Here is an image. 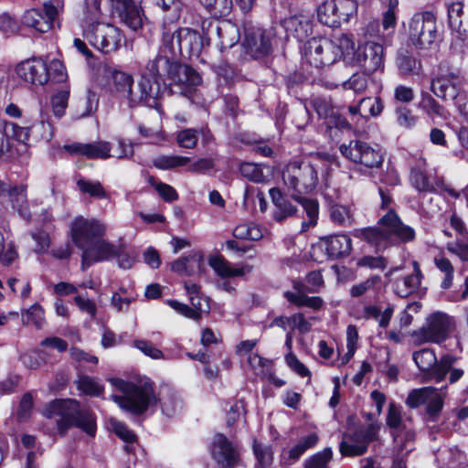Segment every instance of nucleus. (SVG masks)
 <instances>
[{
  "label": "nucleus",
  "mask_w": 468,
  "mask_h": 468,
  "mask_svg": "<svg viewBox=\"0 0 468 468\" xmlns=\"http://www.w3.org/2000/svg\"><path fill=\"white\" fill-rule=\"evenodd\" d=\"M64 149L72 155L80 154L90 159H106L111 157V144L101 141L91 144L74 143L64 145Z\"/></svg>",
  "instance_id": "nucleus-24"
},
{
  "label": "nucleus",
  "mask_w": 468,
  "mask_h": 468,
  "mask_svg": "<svg viewBox=\"0 0 468 468\" xmlns=\"http://www.w3.org/2000/svg\"><path fill=\"white\" fill-rule=\"evenodd\" d=\"M269 193L275 206V209L273 210V218L275 221L282 222L296 213V207L282 194L280 188H271Z\"/></svg>",
  "instance_id": "nucleus-30"
},
{
  "label": "nucleus",
  "mask_w": 468,
  "mask_h": 468,
  "mask_svg": "<svg viewBox=\"0 0 468 468\" xmlns=\"http://www.w3.org/2000/svg\"><path fill=\"white\" fill-rule=\"evenodd\" d=\"M335 47L337 52V59L344 57L345 59L350 60L355 53V43L353 39L346 34H339L330 39Z\"/></svg>",
  "instance_id": "nucleus-44"
},
{
  "label": "nucleus",
  "mask_w": 468,
  "mask_h": 468,
  "mask_svg": "<svg viewBox=\"0 0 468 468\" xmlns=\"http://www.w3.org/2000/svg\"><path fill=\"white\" fill-rule=\"evenodd\" d=\"M339 151L345 158L366 169L379 168L384 162V154L378 146L360 140L342 144Z\"/></svg>",
  "instance_id": "nucleus-8"
},
{
  "label": "nucleus",
  "mask_w": 468,
  "mask_h": 468,
  "mask_svg": "<svg viewBox=\"0 0 468 468\" xmlns=\"http://www.w3.org/2000/svg\"><path fill=\"white\" fill-rule=\"evenodd\" d=\"M396 63L399 73L405 77L419 76L422 71L420 60L407 50L398 53Z\"/></svg>",
  "instance_id": "nucleus-36"
},
{
  "label": "nucleus",
  "mask_w": 468,
  "mask_h": 468,
  "mask_svg": "<svg viewBox=\"0 0 468 468\" xmlns=\"http://www.w3.org/2000/svg\"><path fill=\"white\" fill-rule=\"evenodd\" d=\"M449 26L460 35L468 34V5L456 1L447 4Z\"/></svg>",
  "instance_id": "nucleus-28"
},
{
  "label": "nucleus",
  "mask_w": 468,
  "mask_h": 468,
  "mask_svg": "<svg viewBox=\"0 0 468 468\" xmlns=\"http://www.w3.org/2000/svg\"><path fill=\"white\" fill-rule=\"evenodd\" d=\"M415 272L402 279H398L395 285V292L399 297L405 298L413 293L420 285L421 272L417 263Z\"/></svg>",
  "instance_id": "nucleus-38"
},
{
  "label": "nucleus",
  "mask_w": 468,
  "mask_h": 468,
  "mask_svg": "<svg viewBox=\"0 0 468 468\" xmlns=\"http://www.w3.org/2000/svg\"><path fill=\"white\" fill-rule=\"evenodd\" d=\"M17 75L34 85H44L48 80V66L41 58H31L16 66Z\"/></svg>",
  "instance_id": "nucleus-20"
},
{
  "label": "nucleus",
  "mask_w": 468,
  "mask_h": 468,
  "mask_svg": "<svg viewBox=\"0 0 468 468\" xmlns=\"http://www.w3.org/2000/svg\"><path fill=\"white\" fill-rule=\"evenodd\" d=\"M284 297L288 302L295 304L298 307L306 306L314 310L321 308L323 300L317 296H307L305 293H293L292 292H285Z\"/></svg>",
  "instance_id": "nucleus-48"
},
{
  "label": "nucleus",
  "mask_w": 468,
  "mask_h": 468,
  "mask_svg": "<svg viewBox=\"0 0 468 468\" xmlns=\"http://www.w3.org/2000/svg\"><path fill=\"white\" fill-rule=\"evenodd\" d=\"M463 81L459 73L451 69H440L431 80V92L443 101L457 102L463 96Z\"/></svg>",
  "instance_id": "nucleus-11"
},
{
  "label": "nucleus",
  "mask_w": 468,
  "mask_h": 468,
  "mask_svg": "<svg viewBox=\"0 0 468 468\" xmlns=\"http://www.w3.org/2000/svg\"><path fill=\"white\" fill-rule=\"evenodd\" d=\"M200 3L214 17L229 16L233 7L232 0H200Z\"/></svg>",
  "instance_id": "nucleus-47"
},
{
  "label": "nucleus",
  "mask_w": 468,
  "mask_h": 468,
  "mask_svg": "<svg viewBox=\"0 0 468 468\" xmlns=\"http://www.w3.org/2000/svg\"><path fill=\"white\" fill-rule=\"evenodd\" d=\"M327 154H317L312 161H292L282 170V181L295 196L312 193L318 185V173L322 165L329 162Z\"/></svg>",
  "instance_id": "nucleus-3"
},
{
  "label": "nucleus",
  "mask_w": 468,
  "mask_h": 468,
  "mask_svg": "<svg viewBox=\"0 0 468 468\" xmlns=\"http://www.w3.org/2000/svg\"><path fill=\"white\" fill-rule=\"evenodd\" d=\"M47 418L59 417L57 420L58 430L64 434L71 427L82 430L90 436L96 433V419L89 410L80 408L75 399H55L51 401L44 411Z\"/></svg>",
  "instance_id": "nucleus-4"
},
{
  "label": "nucleus",
  "mask_w": 468,
  "mask_h": 468,
  "mask_svg": "<svg viewBox=\"0 0 468 468\" xmlns=\"http://www.w3.org/2000/svg\"><path fill=\"white\" fill-rule=\"evenodd\" d=\"M199 136L201 137V143L203 145H208L214 141L212 133L207 127L186 128L180 130L176 133V140L179 147L194 149L197 144Z\"/></svg>",
  "instance_id": "nucleus-25"
},
{
  "label": "nucleus",
  "mask_w": 468,
  "mask_h": 468,
  "mask_svg": "<svg viewBox=\"0 0 468 468\" xmlns=\"http://www.w3.org/2000/svg\"><path fill=\"white\" fill-rule=\"evenodd\" d=\"M22 319L26 324H33L39 329L45 323L44 309L38 303H34L22 313Z\"/></svg>",
  "instance_id": "nucleus-57"
},
{
  "label": "nucleus",
  "mask_w": 468,
  "mask_h": 468,
  "mask_svg": "<svg viewBox=\"0 0 468 468\" xmlns=\"http://www.w3.org/2000/svg\"><path fill=\"white\" fill-rule=\"evenodd\" d=\"M331 220L341 227H351L355 222L352 207L340 204L332 205L330 207Z\"/></svg>",
  "instance_id": "nucleus-42"
},
{
  "label": "nucleus",
  "mask_w": 468,
  "mask_h": 468,
  "mask_svg": "<svg viewBox=\"0 0 468 468\" xmlns=\"http://www.w3.org/2000/svg\"><path fill=\"white\" fill-rule=\"evenodd\" d=\"M454 327L455 322L452 316L443 312H434L412 335L418 344H441L449 337Z\"/></svg>",
  "instance_id": "nucleus-7"
},
{
  "label": "nucleus",
  "mask_w": 468,
  "mask_h": 468,
  "mask_svg": "<svg viewBox=\"0 0 468 468\" xmlns=\"http://www.w3.org/2000/svg\"><path fill=\"white\" fill-rule=\"evenodd\" d=\"M133 84V79L131 75L118 70L112 72V90L120 98L125 99L130 107L134 90Z\"/></svg>",
  "instance_id": "nucleus-35"
},
{
  "label": "nucleus",
  "mask_w": 468,
  "mask_h": 468,
  "mask_svg": "<svg viewBox=\"0 0 468 468\" xmlns=\"http://www.w3.org/2000/svg\"><path fill=\"white\" fill-rule=\"evenodd\" d=\"M106 231V225L96 218L78 217L70 225L72 241L80 250L95 239L105 236Z\"/></svg>",
  "instance_id": "nucleus-12"
},
{
  "label": "nucleus",
  "mask_w": 468,
  "mask_h": 468,
  "mask_svg": "<svg viewBox=\"0 0 468 468\" xmlns=\"http://www.w3.org/2000/svg\"><path fill=\"white\" fill-rule=\"evenodd\" d=\"M69 98V86L65 85L51 97V107L53 114L57 118H61L68 107V101Z\"/></svg>",
  "instance_id": "nucleus-49"
},
{
  "label": "nucleus",
  "mask_w": 468,
  "mask_h": 468,
  "mask_svg": "<svg viewBox=\"0 0 468 468\" xmlns=\"http://www.w3.org/2000/svg\"><path fill=\"white\" fill-rule=\"evenodd\" d=\"M81 269L85 271L94 262L105 261L118 253L116 245L101 236L81 250Z\"/></svg>",
  "instance_id": "nucleus-17"
},
{
  "label": "nucleus",
  "mask_w": 468,
  "mask_h": 468,
  "mask_svg": "<svg viewBox=\"0 0 468 468\" xmlns=\"http://www.w3.org/2000/svg\"><path fill=\"white\" fill-rule=\"evenodd\" d=\"M395 115L397 123L405 129L412 128L417 121L411 110L403 105H399L395 108Z\"/></svg>",
  "instance_id": "nucleus-60"
},
{
  "label": "nucleus",
  "mask_w": 468,
  "mask_h": 468,
  "mask_svg": "<svg viewBox=\"0 0 468 468\" xmlns=\"http://www.w3.org/2000/svg\"><path fill=\"white\" fill-rule=\"evenodd\" d=\"M383 47L376 42H366L356 49L351 62L363 69L367 74L377 71L383 66Z\"/></svg>",
  "instance_id": "nucleus-14"
},
{
  "label": "nucleus",
  "mask_w": 468,
  "mask_h": 468,
  "mask_svg": "<svg viewBox=\"0 0 468 468\" xmlns=\"http://www.w3.org/2000/svg\"><path fill=\"white\" fill-rule=\"evenodd\" d=\"M80 191L95 198H106L108 197L106 190L99 181H90L80 178L77 181Z\"/></svg>",
  "instance_id": "nucleus-54"
},
{
  "label": "nucleus",
  "mask_w": 468,
  "mask_h": 468,
  "mask_svg": "<svg viewBox=\"0 0 468 468\" xmlns=\"http://www.w3.org/2000/svg\"><path fill=\"white\" fill-rule=\"evenodd\" d=\"M381 199L380 209L387 210L378 219V226L373 228L356 229L352 235L374 246L377 250H384L397 242H408L414 239L415 231L404 225L393 208L394 200L390 190L379 186Z\"/></svg>",
  "instance_id": "nucleus-1"
},
{
  "label": "nucleus",
  "mask_w": 468,
  "mask_h": 468,
  "mask_svg": "<svg viewBox=\"0 0 468 468\" xmlns=\"http://www.w3.org/2000/svg\"><path fill=\"white\" fill-rule=\"evenodd\" d=\"M77 388L84 394L99 397L103 392V386L101 385L95 378L89 376H80L76 380Z\"/></svg>",
  "instance_id": "nucleus-53"
},
{
  "label": "nucleus",
  "mask_w": 468,
  "mask_h": 468,
  "mask_svg": "<svg viewBox=\"0 0 468 468\" xmlns=\"http://www.w3.org/2000/svg\"><path fill=\"white\" fill-rule=\"evenodd\" d=\"M167 79L171 81V89L177 87L178 92L185 97H189L193 87L199 85L202 81L200 75L193 68L181 64L176 59L172 63Z\"/></svg>",
  "instance_id": "nucleus-16"
},
{
  "label": "nucleus",
  "mask_w": 468,
  "mask_h": 468,
  "mask_svg": "<svg viewBox=\"0 0 468 468\" xmlns=\"http://www.w3.org/2000/svg\"><path fill=\"white\" fill-rule=\"evenodd\" d=\"M317 19L318 21L329 27H337L340 26L341 21L337 15L335 2L325 1L317 7Z\"/></svg>",
  "instance_id": "nucleus-41"
},
{
  "label": "nucleus",
  "mask_w": 468,
  "mask_h": 468,
  "mask_svg": "<svg viewBox=\"0 0 468 468\" xmlns=\"http://www.w3.org/2000/svg\"><path fill=\"white\" fill-rule=\"evenodd\" d=\"M157 402L161 405L163 414L167 417L174 416L182 408L180 399L169 387H163L160 389Z\"/></svg>",
  "instance_id": "nucleus-37"
},
{
  "label": "nucleus",
  "mask_w": 468,
  "mask_h": 468,
  "mask_svg": "<svg viewBox=\"0 0 468 468\" xmlns=\"http://www.w3.org/2000/svg\"><path fill=\"white\" fill-rule=\"evenodd\" d=\"M421 104L425 112L429 115H435L438 117H445V108L440 104L431 94H423Z\"/></svg>",
  "instance_id": "nucleus-64"
},
{
  "label": "nucleus",
  "mask_w": 468,
  "mask_h": 468,
  "mask_svg": "<svg viewBox=\"0 0 468 468\" xmlns=\"http://www.w3.org/2000/svg\"><path fill=\"white\" fill-rule=\"evenodd\" d=\"M209 265L221 278L243 276L252 270V266L250 265H243L239 268H235L229 261L221 256L210 258Z\"/></svg>",
  "instance_id": "nucleus-33"
},
{
  "label": "nucleus",
  "mask_w": 468,
  "mask_h": 468,
  "mask_svg": "<svg viewBox=\"0 0 468 468\" xmlns=\"http://www.w3.org/2000/svg\"><path fill=\"white\" fill-rule=\"evenodd\" d=\"M433 392V387H424L411 390L407 399L406 404L410 408H418L422 404H426L427 399Z\"/></svg>",
  "instance_id": "nucleus-59"
},
{
  "label": "nucleus",
  "mask_w": 468,
  "mask_h": 468,
  "mask_svg": "<svg viewBox=\"0 0 468 468\" xmlns=\"http://www.w3.org/2000/svg\"><path fill=\"white\" fill-rule=\"evenodd\" d=\"M253 452L257 459L254 468H270L273 463V452L271 447L254 441Z\"/></svg>",
  "instance_id": "nucleus-51"
},
{
  "label": "nucleus",
  "mask_w": 468,
  "mask_h": 468,
  "mask_svg": "<svg viewBox=\"0 0 468 468\" xmlns=\"http://www.w3.org/2000/svg\"><path fill=\"white\" fill-rule=\"evenodd\" d=\"M408 35L417 48H431L439 37L435 15L429 11L414 14L408 24Z\"/></svg>",
  "instance_id": "nucleus-6"
},
{
  "label": "nucleus",
  "mask_w": 468,
  "mask_h": 468,
  "mask_svg": "<svg viewBox=\"0 0 468 468\" xmlns=\"http://www.w3.org/2000/svg\"><path fill=\"white\" fill-rule=\"evenodd\" d=\"M318 436L315 433H311L301 440L295 446L288 451V458L292 462L297 461L304 452L310 448L316 445Z\"/></svg>",
  "instance_id": "nucleus-55"
},
{
  "label": "nucleus",
  "mask_w": 468,
  "mask_h": 468,
  "mask_svg": "<svg viewBox=\"0 0 468 468\" xmlns=\"http://www.w3.org/2000/svg\"><path fill=\"white\" fill-rule=\"evenodd\" d=\"M410 180L412 186L420 192H434L441 185L437 177L421 170H412Z\"/></svg>",
  "instance_id": "nucleus-39"
},
{
  "label": "nucleus",
  "mask_w": 468,
  "mask_h": 468,
  "mask_svg": "<svg viewBox=\"0 0 468 468\" xmlns=\"http://www.w3.org/2000/svg\"><path fill=\"white\" fill-rule=\"evenodd\" d=\"M332 455L331 448H325L308 458L304 463V468H326Z\"/></svg>",
  "instance_id": "nucleus-61"
},
{
  "label": "nucleus",
  "mask_w": 468,
  "mask_h": 468,
  "mask_svg": "<svg viewBox=\"0 0 468 468\" xmlns=\"http://www.w3.org/2000/svg\"><path fill=\"white\" fill-rule=\"evenodd\" d=\"M33 133H37L40 139L49 142L54 134L53 126L48 112L43 108L40 109V120L39 122L32 126Z\"/></svg>",
  "instance_id": "nucleus-52"
},
{
  "label": "nucleus",
  "mask_w": 468,
  "mask_h": 468,
  "mask_svg": "<svg viewBox=\"0 0 468 468\" xmlns=\"http://www.w3.org/2000/svg\"><path fill=\"white\" fill-rule=\"evenodd\" d=\"M324 251L331 260H336L349 254L352 249L351 239L346 234L331 235L322 239Z\"/></svg>",
  "instance_id": "nucleus-27"
},
{
  "label": "nucleus",
  "mask_w": 468,
  "mask_h": 468,
  "mask_svg": "<svg viewBox=\"0 0 468 468\" xmlns=\"http://www.w3.org/2000/svg\"><path fill=\"white\" fill-rule=\"evenodd\" d=\"M210 452L218 468H234L238 464L239 459V448L223 434L215 436Z\"/></svg>",
  "instance_id": "nucleus-19"
},
{
  "label": "nucleus",
  "mask_w": 468,
  "mask_h": 468,
  "mask_svg": "<svg viewBox=\"0 0 468 468\" xmlns=\"http://www.w3.org/2000/svg\"><path fill=\"white\" fill-rule=\"evenodd\" d=\"M9 201L12 207L18 212V214L25 219H29L31 217L26 186L23 185L15 186L8 194Z\"/></svg>",
  "instance_id": "nucleus-40"
},
{
  "label": "nucleus",
  "mask_w": 468,
  "mask_h": 468,
  "mask_svg": "<svg viewBox=\"0 0 468 468\" xmlns=\"http://www.w3.org/2000/svg\"><path fill=\"white\" fill-rule=\"evenodd\" d=\"M361 107V117L367 118L369 116L379 115L384 108L383 102L378 97H366L359 101Z\"/></svg>",
  "instance_id": "nucleus-56"
},
{
  "label": "nucleus",
  "mask_w": 468,
  "mask_h": 468,
  "mask_svg": "<svg viewBox=\"0 0 468 468\" xmlns=\"http://www.w3.org/2000/svg\"><path fill=\"white\" fill-rule=\"evenodd\" d=\"M457 362V357L452 355H444L439 360L437 367L430 373V377L433 378L436 383L441 382L446 375L449 373V383L454 384L459 381L464 371L461 368L453 367V365Z\"/></svg>",
  "instance_id": "nucleus-26"
},
{
  "label": "nucleus",
  "mask_w": 468,
  "mask_h": 468,
  "mask_svg": "<svg viewBox=\"0 0 468 468\" xmlns=\"http://www.w3.org/2000/svg\"><path fill=\"white\" fill-rule=\"evenodd\" d=\"M243 46L247 53L255 58L268 55L271 49L270 37L259 27L245 31Z\"/></svg>",
  "instance_id": "nucleus-23"
},
{
  "label": "nucleus",
  "mask_w": 468,
  "mask_h": 468,
  "mask_svg": "<svg viewBox=\"0 0 468 468\" xmlns=\"http://www.w3.org/2000/svg\"><path fill=\"white\" fill-rule=\"evenodd\" d=\"M211 37L200 35L189 27H178L172 30L164 27L162 35L163 48L172 56L177 54L183 57L198 58L206 46H209Z\"/></svg>",
  "instance_id": "nucleus-5"
},
{
  "label": "nucleus",
  "mask_w": 468,
  "mask_h": 468,
  "mask_svg": "<svg viewBox=\"0 0 468 468\" xmlns=\"http://www.w3.org/2000/svg\"><path fill=\"white\" fill-rule=\"evenodd\" d=\"M161 94V81L142 74L141 80L131 99V108L139 104L157 108Z\"/></svg>",
  "instance_id": "nucleus-18"
},
{
  "label": "nucleus",
  "mask_w": 468,
  "mask_h": 468,
  "mask_svg": "<svg viewBox=\"0 0 468 468\" xmlns=\"http://www.w3.org/2000/svg\"><path fill=\"white\" fill-rule=\"evenodd\" d=\"M434 264L441 272L444 273V278L441 281V288L449 289L452 284L454 274V268L452 262L447 258L440 256L434 258Z\"/></svg>",
  "instance_id": "nucleus-58"
},
{
  "label": "nucleus",
  "mask_w": 468,
  "mask_h": 468,
  "mask_svg": "<svg viewBox=\"0 0 468 468\" xmlns=\"http://www.w3.org/2000/svg\"><path fill=\"white\" fill-rule=\"evenodd\" d=\"M337 50L326 37H313L304 46L307 61L315 68L331 65L337 60Z\"/></svg>",
  "instance_id": "nucleus-13"
},
{
  "label": "nucleus",
  "mask_w": 468,
  "mask_h": 468,
  "mask_svg": "<svg viewBox=\"0 0 468 468\" xmlns=\"http://www.w3.org/2000/svg\"><path fill=\"white\" fill-rule=\"evenodd\" d=\"M311 105L318 114L319 118L329 120L328 126L332 124L340 125V122H333V119L335 118L334 109L331 102L325 98H314L311 101ZM341 126H343V124H341Z\"/></svg>",
  "instance_id": "nucleus-50"
},
{
  "label": "nucleus",
  "mask_w": 468,
  "mask_h": 468,
  "mask_svg": "<svg viewBox=\"0 0 468 468\" xmlns=\"http://www.w3.org/2000/svg\"><path fill=\"white\" fill-rule=\"evenodd\" d=\"M43 8L44 14L37 8L27 10L22 16V24L40 33L49 31L58 15V4L56 5L52 1L45 2Z\"/></svg>",
  "instance_id": "nucleus-15"
},
{
  "label": "nucleus",
  "mask_w": 468,
  "mask_h": 468,
  "mask_svg": "<svg viewBox=\"0 0 468 468\" xmlns=\"http://www.w3.org/2000/svg\"><path fill=\"white\" fill-rule=\"evenodd\" d=\"M191 159L182 155H158L153 159V165L157 169L170 170L188 165Z\"/></svg>",
  "instance_id": "nucleus-46"
},
{
  "label": "nucleus",
  "mask_w": 468,
  "mask_h": 468,
  "mask_svg": "<svg viewBox=\"0 0 468 468\" xmlns=\"http://www.w3.org/2000/svg\"><path fill=\"white\" fill-rule=\"evenodd\" d=\"M387 425L390 429L395 450L399 453L403 451L410 452L413 449L415 439L414 430L402 419L400 407L394 402L388 405Z\"/></svg>",
  "instance_id": "nucleus-10"
},
{
  "label": "nucleus",
  "mask_w": 468,
  "mask_h": 468,
  "mask_svg": "<svg viewBox=\"0 0 468 468\" xmlns=\"http://www.w3.org/2000/svg\"><path fill=\"white\" fill-rule=\"evenodd\" d=\"M412 358L419 369L423 373V381H433V378L430 377V373L439 365L433 349L423 348L416 351L413 353Z\"/></svg>",
  "instance_id": "nucleus-34"
},
{
  "label": "nucleus",
  "mask_w": 468,
  "mask_h": 468,
  "mask_svg": "<svg viewBox=\"0 0 468 468\" xmlns=\"http://www.w3.org/2000/svg\"><path fill=\"white\" fill-rule=\"evenodd\" d=\"M292 198L303 206L308 217V221L303 222V229L306 230L311 227H314L317 223L319 214L318 202L314 199L302 197L301 196L295 195H292Z\"/></svg>",
  "instance_id": "nucleus-43"
},
{
  "label": "nucleus",
  "mask_w": 468,
  "mask_h": 468,
  "mask_svg": "<svg viewBox=\"0 0 468 468\" xmlns=\"http://www.w3.org/2000/svg\"><path fill=\"white\" fill-rule=\"evenodd\" d=\"M365 435V444H349L342 441L340 444V452L345 456H359L366 452L369 442L377 439L379 426L375 423L360 427Z\"/></svg>",
  "instance_id": "nucleus-31"
},
{
  "label": "nucleus",
  "mask_w": 468,
  "mask_h": 468,
  "mask_svg": "<svg viewBox=\"0 0 468 468\" xmlns=\"http://www.w3.org/2000/svg\"><path fill=\"white\" fill-rule=\"evenodd\" d=\"M282 25L288 35L302 41L312 32V23L304 16H292L282 21Z\"/></svg>",
  "instance_id": "nucleus-32"
},
{
  "label": "nucleus",
  "mask_w": 468,
  "mask_h": 468,
  "mask_svg": "<svg viewBox=\"0 0 468 468\" xmlns=\"http://www.w3.org/2000/svg\"><path fill=\"white\" fill-rule=\"evenodd\" d=\"M1 124L4 138H12L19 143L27 144L29 138V128L22 127L13 122H4Z\"/></svg>",
  "instance_id": "nucleus-45"
},
{
  "label": "nucleus",
  "mask_w": 468,
  "mask_h": 468,
  "mask_svg": "<svg viewBox=\"0 0 468 468\" xmlns=\"http://www.w3.org/2000/svg\"><path fill=\"white\" fill-rule=\"evenodd\" d=\"M239 172L242 176L255 183H261L265 180L261 166L253 163H242L239 166Z\"/></svg>",
  "instance_id": "nucleus-62"
},
{
  "label": "nucleus",
  "mask_w": 468,
  "mask_h": 468,
  "mask_svg": "<svg viewBox=\"0 0 468 468\" xmlns=\"http://www.w3.org/2000/svg\"><path fill=\"white\" fill-rule=\"evenodd\" d=\"M120 18L127 27H129L133 31L138 30L143 25V20L139 8L135 4L132 5L127 11H125L120 16Z\"/></svg>",
  "instance_id": "nucleus-63"
},
{
  "label": "nucleus",
  "mask_w": 468,
  "mask_h": 468,
  "mask_svg": "<svg viewBox=\"0 0 468 468\" xmlns=\"http://www.w3.org/2000/svg\"><path fill=\"white\" fill-rule=\"evenodd\" d=\"M87 41L102 53L108 54L121 47V30L110 23L93 22L83 30Z\"/></svg>",
  "instance_id": "nucleus-9"
},
{
  "label": "nucleus",
  "mask_w": 468,
  "mask_h": 468,
  "mask_svg": "<svg viewBox=\"0 0 468 468\" xmlns=\"http://www.w3.org/2000/svg\"><path fill=\"white\" fill-rule=\"evenodd\" d=\"M205 266L203 256L199 252H192L172 262L171 270L179 274L194 276L203 273Z\"/></svg>",
  "instance_id": "nucleus-29"
},
{
  "label": "nucleus",
  "mask_w": 468,
  "mask_h": 468,
  "mask_svg": "<svg viewBox=\"0 0 468 468\" xmlns=\"http://www.w3.org/2000/svg\"><path fill=\"white\" fill-rule=\"evenodd\" d=\"M175 60V56H172L167 49H165L162 44L158 54L147 61L142 74L164 81L165 79L168 78L172 63Z\"/></svg>",
  "instance_id": "nucleus-22"
},
{
  "label": "nucleus",
  "mask_w": 468,
  "mask_h": 468,
  "mask_svg": "<svg viewBox=\"0 0 468 468\" xmlns=\"http://www.w3.org/2000/svg\"><path fill=\"white\" fill-rule=\"evenodd\" d=\"M109 382L123 393V396L112 395V399L124 410L141 415L157 404L154 384L147 378H139L136 381H125L122 378H109Z\"/></svg>",
  "instance_id": "nucleus-2"
},
{
  "label": "nucleus",
  "mask_w": 468,
  "mask_h": 468,
  "mask_svg": "<svg viewBox=\"0 0 468 468\" xmlns=\"http://www.w3.org/2000/svg\"><path fill=\"white\" fill-rule=\"evenodd\" d=\"M213 34L218 39V46L221 51L234 47L240 38L238 26L229 20L209 23L207 35L211 37Z\"/></svg>",
  "instance_id": "nucleus-21"
}]
</instances>
